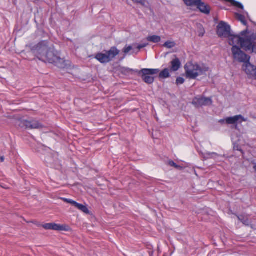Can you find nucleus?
<instances>
[{
    "label": "nucleus",
    "mask_w": 256,
    "mask_h": 256,
    "mask_svg": "<svg viewBox=\"0 0 256 256\" xmlns=\"http://www.w3.org/2000/svg\"><path fill=\"white\" fill-rule=\"evenodd\" d=\"M121 71L122 73L126 74L129 73L130 72L132 71V70L128 68H121Z\"/></svg>",
    "instance_id": "nucleus-26"
},
{
    "label": "nucleus",
    "mask_w": 256,
    "mask_h": 256,
    "mask_svg": "<svg viewBox=\"0 0 256 256\" xmlns=\"http://www.w3.org/2000/svg\"><path fill=\"white\" fill-rule=\"evenodd\" d=\"M246 15L247 16H248V13L246 12Z\"/></svg>",
    "instance_id": "nucleus-34"
},
{
    "label": "nucleus",
    "mask_w": 256,
    "mask_h": 256,
    "mask_svg": "<svg viewBox=\"0 0 256 256\" xmlns=\"http://www.w3.org/2000/svg\"><path fill=\"white\" fill-rule=\"evenodd\" d=\"M62 200H64V202L72 204L74 206H76V202H75L72 200H70V199H68V198H62Z\"/></svg>",
    "instance_id": "nucleus-24"
},
{
    "label": "nucleus",
    "mask_w": 256,
    "mask_h": 256,
    "mask_svg": "<svg viewBox=\"0 0 256 256\" xmlns=\"http://www.w3.org/2000/svg\"><path fill=\"white\" fill-rule=\"evenodd\" d=\"M254 169L256 172V165L254 166Z\"/></svg>",
    "instance_id": "nucleus-32"
},
{
    "label": "nucleus",
    "mask_w": 256,
    "mask_h": 256,
    "mask_svg": "<svg viewBox=\"0 0 256 256\" xmlns=\"http://www.w3.org/2000/svg\"><path fill=\"white\" fill-rule=\"evenodd\" d=\"M256 53V52H255Z\"/></svg>",
    "instance_id": "nucleus-35"
},
{
    "label": "nucleus",
    "mask_w": 256,
    "mask_h": 256,
    "mask_svg": "<svg viewBox=\"0 0 256 256\" xmlns=\"http://www.w3.org/2000/svg\"><path fill=\"white\" fill-rule=\"evenodd\" d=\"M192 104L198 107L204 106H210L212 104V101L210 98L198 96L194 99Z\"/></svg>",
    "instance_id": "nucleus-8"
},
{
    "label": "nucleus",
    "mask_w": 256,
    "mask_h": 256,
    "mask_svg": "<svg viewBox=\"0 0 256 256\" xmlns=\"http://www.w3.org/2000/svg\"><path fill=\"white\" fill-rule=\"evenodd\" d=\"M34 52L40 60L55 64L58 67L63 66L62 64L64 60L59 58L52 48L48 47L46 42L39 44L34 50Z\"/></svg>",
    "instance_id": "nucleus-2"
},
{
    "label": "nucleus",
    "mask_w": 256,
    "mask_h": 256,
    "mask_svg": "<svg viewBox=\"0 0 256 256\" xmlns=\"http://www.w3.org/2000/svg\"><path fill=\"white\" fill-rule=\"evenodd\" d=\"M242 222L245 224V225H246V226H248L249 224H250V222H248V220H244V221H242Z\"/></svg>",
    "instance_id": "nucleus-29"
},
{
    "label": "nucleus",
    "mask_w": 256,
    "mask_h": 256,
    "mask_svg": "<svg viewBox=\"0 0 256 256\" xmlns=\"http://www.w3.org/2000/svg\"><path fill=\"white\" fill-rule=\"evenodd\" d=\"M53 230L58 231H66L70 230V227L66 224H59L54 223Z\"/></svg>",
    "instance_id": "nucleus-12"
},
{
    "label": "nucleus",
    "mask_w": 256,
    "mask_h": 256,
    "mask_svg": "<svg viewBox=\"0 0 256 256\" xmlns=\"http://www.w3.org/2000/svg\"><path fill=\"white\" fill-rule=\"evenodd\" d=\"M54 223L46 224L42 226V227L46 230H52L54 228Z\"/></svg>",
    "instance_id": "nucleus-23"
},
{
    "label": "nucleus",
    "mask_w": 256,
    "mask_h": 256,
    "mask_svg": "<svg viewBox=\"0 0 256 256\" xmlns=\"http://www.w3.org/2000/svg\"><path fill=\"white\" fill-rule=\"evenodd\" d=\"M122 52L125 54H133L134 53H136V44H134L132 46H126L122 50Z\"/></svg>",
    "instance_id": "nucleus-13"
},
{
    "label": "nucleus",
    "mask_w": 256,
    "mask_h": 256,
    "mask_svg": "<svg viewBox=\"0 0 256 256\" xmlns=\"http://www.w3.org/2000/svg\"><path fill=\"white\" fill-rule=\"evenodd\" d=\"M219 122L221 124H224L226 122V119L220 120Z\"/></svg>",
    "instance_id": "nucleus-30"
},
{
    "label": "nucleus",
    "mask_w": 256,
    "mask_h": 256,
    "mask_svg": "<svg viewBox=\"0 0 256 256\" xmlns=\"http://www.w3.org/2000/svg\"><path fill=\"white\" fill-rule=\"evenodd\" d=\"M230 27L226 22L222 21L220 22L217 26V34L220 37L228 38L232 35L230 34Z\"/></svg>",
    "instance_id": "nucleus-6"
},
{
    "label": "nucleus",
    "mask_w": 256,
    "mask_h": 256,
    "mask_svg": "<svg viewBox=\"0 0 256 256\" xmlns=\"http://www.w3.org/2000/svg\"><path fill=\"white\" fill-rule=\"evenodd\" d=\"M186 76L190 79H196L198 76H205L208 72V68L204 64L188 62L184 66Z\"/></svg>",
    "instance_id": "nucleus-3"
},
{
    "label": "nucleus",
    "mask_w": 256,
    "mask_h": 256,
    "mask_svg": "<svg viewBox=\"0 0 256 256\" xmlns=\"http://www.w3.org/2000/svg\"><path fill=\"white\" fill-rule=\"evenodd\" d=\"M256 34L250 32L248 30L242 32L238 36L229 37V44L232 46V53L234 59L239 62L245 63L249 61L250 57L244 53L239 48L246 51L256 52Z\"/></svg>",
    "instance_id": "nucleus-1"
},
{
    "label": "nucleus",
    "mask_w": 256,
    "mask_h": 256,
    "mask_svg": "<svg viewBox=\"0 0 256 256\" xmlns=\"http://www.w3.org/2000/svg\"><path fill=\"white\" fill-rule=\"evenodd\" d=\"M24 126L27 128H38L42 126L41 124L36 120H24Z\"/></svg>",
    "instance_id": "nucleus-10"
},
{
    "label": "nucleus",
    "mask_w": 256,
    "mask_h": 256,
    "mask_svg": "<svg viewBox=\"0 0 256 256\" xmlns=\"http://www.w3.org/2000/svg\"><path fill=\"white\" fill-rule=\"evenodd\" d=\"M169 164L170 166H174V168H176L177 169H178V170H182V169H183V168H185L186 167V166H178V165L176 164H175L172 161H170L169 162Z\"/></svg>",
    "instance_id": "nucleus-22"
},
{
    "label": "nucleus",
    "mask_w": 256,
    "mask_h": 256,
    "mask_svg": "<svg viewBox=\"0 0 256 256\" xmlns=\"http://www.w3.org/2000/svg\"><path fill=\"white\" fill-rule=\"evenodd\" d=\"M232 139L234 144V149L235 150H240L241 148L239 146L238 142H240V139L234 134L232 136Z\"/></svg>",
    "instance_id": "nucleus-15"
},
{
    "label": "nucleus",
    "mask_w": 256,
    "mask_h": 256,
    "mask_svg": "<svg viewBox=\"0 0 256 256\" xmlns=\"http://www.w3.org/2000/svg\"><path fill=\"white\" fill-rule=\"evenodd\" d=\"M148 44L144 43L142 44H138V46H136V53H138L140 50L142 48H144L148 46Z\"/></svg>",
    "instance_id": "nucleus-25"
},
{
    "label": "nucleus",
    "mask_w": 256,
    "mask_h": 256,
    "mask_svg": "<svg viewBox=\"0 0 256 256\" xmlns=\"http://www.w3.org/2000/svg\"><path fill=\"white\" fill-rule=\"evenodd\" d=\"M196 6L202 13L205 14H208L210 12V7L208 4L202 2V0H200L198 4H197Z\"/></svg>",
    "instance_id": "nucleus-11"
},
{
    "label": "nucleus",
    "mask_w": 256,
    "mask_h": 256,
    "mask_svg": "<svg viewBox=\"0 0 256 256\" xmlns=\"http://www.w3.org/2000/svg\"><path fill=\"white\" fill-rule=\"evenodd\" d=\"M176 46V42L172 40H168L163 44V46L167 48H172Z\"/></svg>",
    "instance_id": "nucleus-20"
},
{
    "label": "nucleus",
    "mask_w": 256,
    "mask_h": 256,
    "mask_svg": "<svg viewBox=\"0 0 256 256\" xmlns=\"http://www.w3.org/2000/svg\"><path fill=\"white\" fill-rule=\"evenodd\" d=\"M184 82V80L181 77H179L177 78L176 80V83L177 84H182Z\"/></svg>",
    "instance_id": "nucleus-27"
},
{
    "label": "nucleus",
    "mask_w": 256,
    "mask_h": 256,
    "mask_svg": "<svg viewBox=\"0 0 256 256\" xmlns=\"http://www.w3.org/2000/svg\"><path fill=\"white\" fill-rule=\"evenodd\" d=\"M245 120L241 115H238L232 117H228L226 118V123L228 124H234L238 122H242Z\"/></svg>",
    "instance_id": "nucleus-9"
},
{
    "label": "nucleus",
    "mask_w": 256,
    "mask_h": 256,
    "mask_svg": "<svg viewBox=\"0 0 256 256\" xmlns=\"http://www.w3.org/2000/svg\"><path fill=\"white\" fill-rule=\"evenodd\" d=\"M0 160H1V161H2V162H4V157H2H2H1V158H0Z\"/></svg>",
    "instance_id": "nucleus-31"
},
{
    "label": "nucleus",
    "mask_w": 256,
    "mask_h": 256,
    "mask_svg": "<svg viewBox=\"0 0 256 256\" xmlns=\"http://www.w3.org/2000/svg\"><path fill=\"white\" fill-rule=\"evenodd\" d=\"M146 40L150 42L158 43L160 42L161 38L160 36L156 35H150L147 37Z\"/></svg>",
    "instance_id": "nucleus-16"
},
{
    "label": "nucleus",
    "mask_w": 256,
    "mask_h": 256,
    "mask_svg": "<svg viewBox=\"0 0 256 256\" xmlns=\"http://www.w3.org/2000/svg\"><path fill=\"white\" fill-rule=\"evenodd\" d=\"M185 4L188 6H196L200 0H183Z\"/></svg>",
    "instance_id": "nucleus-18"
},
{
    "label": "nucleus",
    "mask_w": 256,
    "mask_h": 256,
    "mask_svg": "<svg viewBox=\"0 0 256 256\" xmlns=\"http://www.w3.org/2000/svg\"><path fill=\"white\" fill-rule=\"evenodd\" d=\"M75 207L86 214H89L90 212L89 210L86 205L76 202Z\"/></svg>",
    "instance_id": "nucleus-17"
},
{
    "label": "nucleus",
    "mask_w": 256,
    "mask_h": 256,
    "mask_svg": "<svg viewBox=\"0 0 256 256\" xmlns=\"http://www.w3.org/2000/svg\"><path fill=\"white\" fill-rule=\"evenodd\" d=\"M180 66V62L178 58H176L171 62V70L177 71Z\"/></svg>",
    "instance_id": "nucleus-14"
},
{
    "label": "nucleus",
    "mask_w": 256,
    "mask_h": 256,
    "mask_svg": "<svg viewBox=\"0 0 256 256\" xmlns=\"http://www.w3.org/2000/svg\"><path fill=\"white\" fill-rule=\"evenodd\" d=\"M210 155L212 156H211L212 157L213 156L215 155V154H210Z\"/></svg>",
    "instance_id": "nucleus-33"
},
{
    "label": "nucleus",
    "mask_w": 256,
    "mask_h": 256,
    "mask_svg": "<svg viewBox=\"0 0 256 256\" xmlns=\"http://www.w3.org/2000/svg\"><path fill=\"white\" fill-rule=\"evenodd\" d=\"M236 18L240 20L244 25L246 24V18L244 15H242L240 14L236 13Z\"/></svg>",
    "instance_id": "nucleus-19"
},
{
    "label": "nucleus",
    "mask_w": 256,
    "mask_h": 256,
    "mask_svg": "<svg viewBox=\"0 0 256 256\" xmlns=\"http://www.w3.org/2000/svg\"><path fill=\"white\" fill-rule=\"evenodd\" d=\"M160 78H166L170 76L169 70L168 68L164 69L159 74Z\"/></svg>",
    "instance_id": "nucleus-21"
},
{
    "label": "nucleus",
    "mask_w": 256,
    "mask_h": 256,
    "mask_svg": "<svg viewBox=\"0 0 256 256\" xmlns=\"http://www.w3.org/2000/svg\"><path fill=\"white\" fill-rule=\"evenodd\" d=\"M119 52L116 47H112L108 51L97 54L95 58L100 63H108L112 60Z\"/></svg>",
    "instance_id": "nucleus-4"
},
{
    "label": "nucleus",
    "mask_w": 256,
    "mask_h": 256,
    "mask_svg": "<svg viewBox=\"0 0 256 256\" xmlns=\"http://www.w3.org/2000/svg\"><path fill=\"white\" fill-rule=\"evenodd\" d=\"M243 68L248 77L252 80H256V66L252 64L249 61L246 62Z\"/></svg>",
    "instance_id": "nucleus-7"
},
{
    "label": "nucleus",
    "mask_w": 256,
    "mask_h": 256,
    "mask_svg": "<svg viewBox=\"0 0 256 256\" xmlns=\"http://www.w3.org/2000/svg\"><path fill=\"white\" fill-rule=\"evenodd\" d=\"M134 2L140 4L142 5H144L145 3V0H132Z\"/></svg>",
    "instance_id": "nucleus-28"
},
{
    "label": "nucleus",
    "mask_w": 256,
    "mask_h": 256,
    "mask_svg": "<svg viewBox=\"0 0 256 256\" xmlns=\"http://www.w3.org/2000/svg\"><path fill=\"white\" fill-rule=\"evenodd\" d=\"M159 71L158 69L144 68L140 72L139 74H142L143 80L146 83L152 84L154 81L152 75L158 74Z\"/></svg>",
    "instance_id": "nucleus-5"
}]
</instances>
